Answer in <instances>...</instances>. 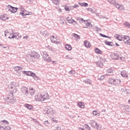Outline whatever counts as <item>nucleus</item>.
<instances>
[{
    "instance_id": "nucleus-13",
    "label": "nucleus",
    "mask_w": 130,
    "mask_h": 130,
    "mask_svg": "<svg viewBox=\"0 0 130 130\" xmlns=\"http://www.w3.org/2000/svg\"><path fill=\"white\" fill-rule=\"evenodd\" d=\"M0 19L2 21H6V20H9V18L7 17V14H3L0 16Z\"/></svg>"
},
{
    "instance_id": "nucleus-2",
    "label": "nucleus",
    "mask_w": 130,
    "mask_h": 130,
    "mask_svg": "<svg viewBox=\"0 0 130 130\" xmlns=\"http://www.w3.org/2000/svg\"><path fill=\"white\" fill-rule=\"evenodd\" d=\"M8 10L9 12H11L12 14H16L18 12L19 8L18 7H13L12 5H8L7 6Z\"/></svg>"
},
{
    "instance_id": "nucleus-3",
    "label": "nucleus",
    "mask_w": 130,
    "mask_h": 130,
    "mask_svg": "<svg viewBox=\"0 0 130 130\" xmlns=\"http://www.w3.org/2000/svg\"><path fill=\"white\" fill-rule=\"evenodd\" d=\"M21 91L23 94L25 95V96H28V95H29V90H28V87L23 86L21 89Z\"/></svg>"
},
{
    "instance_id": "nucleus-1",
    "label": "nucleus",
    "mask_w": 130,
    "mask_h": 130,
    "mask_svg": "<svg viewBox=\"0 0 130 130\" xmlns=\"http://www.w3.org/2000/svg\"><path fill=\"white\" fill-rule=\"evenodd\" d=\"M118 82L120 83L121 82V80L120 79H117L115 78H109V80L108 81V82L110 85H112L113 86H117L118 85Z\"/></svg>"
},
{
    "instance_id": "nucleus-4",
    "label": "nucleus",
    "mask_w": 130,
    "mask_h": 130,
    "mask_svg": "<svg viewBox=\"0 0 130 130\" xmlns=\"http://www.w3.org/2000/svg\"><path fill=\"white\" fill-rule=\"evenodd\" d=\"M118 54L117 53H111L110 56L112 58V59H113L114 60H118Z\"/></svg>"
},
{
    "instance_id": "nucleus-27",
    "label": "nucleus",
    "mask_w": 130,
    "mask_h": 130,
    "mask_svg": "<svg viewBox=\"0 0 130 130\" xmlns=\"http://www.w3.org/2000/svg\"><path fill=\"white\" fill-rule=\"evenodd\" d=\"M34 79V80H36V81H37V80L39 79V77L36 75V74L34 73V72H32V74L31 75V76Z\"/></svg>"
},
{
    "instance_id": "nucleus-36",
    "label": "nucleus",
    "mask_w": 130,
    "mask_h": 130,
    "mask_svg": "<svg viewBox=\"0 0 130 130\" xmlns=\"http://www.w3.org/2000/svg\"><path fill=\"white\" fill-rule=\"evenodd\" d=\"M124 109L126 110V111H127V112H129L130 113V107H129V106H124Z\"/></svg>"
},
{
    "instance_id": "nucleus-58",
    "label": "nucleus",
    "mask_w": 130,
    "mask_h": 130,
    "mask_svg": "<svg viewBox=\"0 0 130 130\" xmlns=\"http://www.w3.org/2000/svg\"><path fill=\"white\" fill-rule=\"evenodd\" d=\"M50 61H51V58L50 57H48V58L47 59V62H50Z\"/></svg>"
},
{
    "instance_id": "nucleus-10",
    "label": "nucleus",
    "mask_w": 130,
    "mask_h": 130,
    "mask_svg": "<svg viewBox=\"0 0 130 130\" xmlns=\"http://www.w3.org/2000/svg\"><path fill=\"white\" fill-rule=\"evenodd\" d=\"M35 92H36V91L35 90V89H34V88H33L32 87H29L28 94H29L31 96H33L34 94H35Z\"/></svg>"
},
{
    "instance_id": "nucleus-54",
    "label": "nucleus",
    "mask_w": 130,
    "mask_h": 130,
    "mask_svg": "<svg viewBox=\"0 0 130 130\" xmlns=\"http://www.w3.org/2000/svg\"><path fill=\"white\" fill-rule=\"evenodd\" d=\"M64 10L66 12H70V7H68L66 6L64 7Z\"/></svg>"
},
{
    "instance_id": "nucleus-45",
    "label": "nucleus",
    "mask_w": 130,
    "mask_h": 130,
    "mask_svg": "<svg viewBox=\"0 0 130 130\" xmlns=\"http://www.w3.org/2000/svg\"><path fill=\"white\" fill-rule=\"evenodd\" d=\"M73 22L76 23L77 24V21L76 20H75V19H72V18L71 20H70V22H68V23H69V24H73Z\"/></svg>"
},
{
    "instance_id": "nucleus-47",
    "label": "nucleus",
    "mask_w": 130,
    "mask_h": 130,
    "mask_svg": "<svg viewBox=\"0 0 130 130\" xmlns=\"http://www.w3.org/2000/svg\"><path fill=\"white\" fill-rule=\"evenodd\" d=\"M87 21H88V20H84L83 18H81L80 19V20L79 21L80 23H84H84H85V22H87Z\"/></svg>"
},
{
    "instance_id": "nucleus-62",
    "label": "nucleus",
    "mask_w": 130,
    "mask_h": 130,
    "mask_svg": "<svg viewBox=\"0 0 130 130\" xmlns=\"http://www.w3.org/2000/svg\"><path fill=\"white\" fill-rule=\"evenodd\" d=\"M23 39H28V38H29V37H28V36H23Z\"/></svg>"
},
{
    "instance_id": "nucleus-64",
    "label": "nucleus",
    "mask_w": 130,
    "mask_h": 130,
    "mask_svg": "<svg viewBox=\"0 0 130 130\" xmlns=\"http://www.w3.org/2000/svg\"><path fill=\"white\" fill-rule=\"evenodd\" d=\"M56 130H61V128H60V127H59V126H58V127H57V128H56Z\"/></svg>"
},
{
    "instance_id": "nucleus-21",
    "label": "nucleus",
    "mask_w": 130,
    "mask_h": 130,
    "mask_svg": "<svg viewBox=\"0 0 130 130\" xmlns=\"http://www.w3.org/2000/svg\"><path fill=\"white\" fill-rule=\"evenodd\" d=\"M72 48H73L72 47V46L69 44H67L65 45V49H66V50L71 51V50H72Z\"/></svg>"
},
{
    "instance_id": "nucleus-37",
    "label": "nucleus",
    "mask_w": 130,
    "mask_h": 130,
    "mask_svg": "<svg viewBox=\"0 0 130 130\" xmlns=\"http://www.w3.org/2000/svg\"><path fill=\"white\" fill-rule=\"evenodd\" d=\"M84 126L85 127V130H91V127L89 126L88 124H85Z\"/></svg>"
},
{
    "instance_id": "nucleus-56",
    "label": "nucleus",
    "mask_w": 130,
    "mask_h": 130,
    "mask_svg": "<svg viewBox=\"0 0 130 130\" xmlns=\"http://www.w3.org/2000/svg\"><path fill=\"white\" fill-rule=\"evenodd\" d=\"M86 10L88 11V12H93V9H92V8H86Z\"/></svg>"
},
{
    "instance_id": "nucleus-49",
    "label": "nucleus",
    "mask_w": 130,
    "mask_h": 130,
    "mask_svg": "<svg viewBox=\"0 0 130 130\" xmlns=\"http://www.w3.org/2000/svg\"><path fill=\"white\" fill-rule=\"evenodd\" d=\"M51 120L52 121H53V122H55V123H57V122H58V121L55 120V118H52Z\"/></svg>"
},
{
    "instance_id": "nucleus-5",
    "label": "nucleus",
    "mask_w": 130,
    "mask_h": 130,
    "mask_svg": "<svg viewBox=\"0 0 130 130\" xmlns=\"http://www.w3.org/2000/svg\"><path fill=\"white\" fill-rule=\"evenodd\" d=\"M35 99L38 102H42V94H37L35 97Z\"/></svg>"
},
{
    "instance_id": "nucleus-61",
    "label": "nucleus",
    "mask_w": 130,
    "mask_h": 130,
    "mask_svg": "<svg viewBox=\"0 0 130 130\" xmlns=\"http://www.w3.org/2000/svg\"><path fill=\"white\" fill-rule=\"evenodd\" d=\"M27 14H28V16H31L33 14L31 12L27 11Z\"/></svg>"
},
{
    "instance_id": "nucleus-40",
    "label": "nucleus",
    "mask_w": 130,
    "mask_h": 130,
    "mask_svg": "<svg viewBox=\"0 0 130 130\" xmlns=\"http://www.w3.org/2000/svg\"><path fill=\"white\" fill-rule=\"evenodd\" d=\"M36 52H31L30 54H29V56H30V57H32V58L33 59L34 56H35V54H36Z\"/></svg>"
},
{
    "instance_id": "nucleus-42",
    "label": "nucleus",
    "mask_w": 130,
    "mask_h": 130,
    "mask_svg": "<svg viewBox=\"0 0 130 130\" xmlns=\"http://www.w3.org/2000/svg\"><path fill=\"white\" fill-rule=\"evenodd\" d=\"M44 124H45L46 126H49V122H48V120H46L44 121Z\"/></svg>"
},
{
    "instance_id": "nucleus-17",
    "label": "nucleus",
    "mask_w": 130,
    "mask_h": 130,
    "mask_svg": "<svg viewBox=\"0 0 130 130\" xmlns=\"http://www.w3.org/2000/svg\"><path fill=\"white\" fill-rule=\"evenodd\" d=\"M22 37V36L19 37V35H15V33L12 32V39H17V40H19V39H21V38Z\"/></svg>"
},
{
    "instance_id": "nucleus-38",
    "label": "nucleus",
    "mask_w": 130,
    "mask_h": 130,
    "mask_svg": "<svg viewBox=\"0 0 130 130\" xmlns=\"http://www.w3.org/2000/svg\"><path fill=\"white\" fill-rule=\"evenodd\" d=\"M98 130H100L101 129V128H102V126H101V125H99L98 123H97L96 125H95V128Z\"/></svg>"
},
{
    "instance_id": "nucleus-19",
    "label": "nucleus",
    "mask_w": 130,
    "mask_h": 130,
    "mask_svg": "<svg viewBox=\"0 0 130 130\" xmlns=\"http://www.w3.org/2000/svg\"><path fill=\"white\" fill-rule=\"evenodd\" d=\"M13 69L15 72H19V71H22L23 70V68L20 66H14Z\"/></svg>"
},
{
    "instance_id": "nucleus-11",
    "label": "nucleus",
    "mask_w": 130,
    "mask_h": 130,
    "mask_svg": "<svg viewBox=\"0 0 130 130\" xmlns=\"http://www.w3.org/2000/svg\"><path fill=\"white\" fill-rule=\"evenodd\" d=\"M96 67H98L99 68H102L103 67L104 64L102 62V61L101 60H98V61H96L95 62Z\"/></svg>"
},
{
    "instance_id": "nucleus-6",
    "label": "nucleus",
    "mask_w": 130,
    "mask_h": 130,
    "mask_svg": "<svg viewBox=\"0 0 130 130\" xmlns=\"http://www.w3.org/2000/svg\"><path fill=\"white\" fill-rule=\"evenodd\" d=\"M25 12H26V11L21 10V12L19 13V15L22 16V18H24V19H26V18H27L25 16H29L28 14L27 13H25Z\"/></svg>"
},
{
    "instance_id": "nucleus-46",
    "label": "nucleus",
    "mask_w": 130,
    "mask_h": 130,
    "mask_svg": "<svg viewBox=\"0 0 130 130\" xmlns=\"http://www.w3.org/2000/svg\"><path fill=\"white\" fill-rule=\"evenodd\" d=\"M16 75L18 76V77H21V72L22 71H15Z\"/></svg>"
},
{
    "instance_id": "nucleus-24",
    "label": "nucleus",
    "mask_w": 130,
    "mask_h": 130,
    "mask_svg": "<svg viewBox=\"0 0 130 130\" xmlns=\"http://www.w3.org/2000/svg\"><path fill=\"white\" fill-rule=\"evenodd\" d=\"M85 25L86 26L84 27L83 28H88V27H93V25L90 22H88V21L85 22Z\"/></svg>"
},
{
    "instance_id": "nucleus-55",
    "label": "nucleus",
    "mask_w": 130,
    "mask_h": 130,
    "mask_svg": "<svg viewBox=\"0 0 130 130\" xmlns=\"http://www.w3.org/2000/svg\"><path fill=\"white\" fill-rule=\"evenodd\" d=\"M3 129L4 130H10L11 129V127L9 126H4V128H3Z\"/></svg>"
},
{
    "instance_id": "nucleus-12",
    "label": "nucleus",
    "mask_w": 130,
    "mask_h": 130,
    "mask_svg": "<svg viewBox=\"0 0 130 130\" xmlns=\"http://www.w3.org/2000/svg\"><path fill=\"white\" fill-rule=\"evenodd\" d=\"M77 106L79 107V108H85V103L82 102H80L77 104Z\"/></svg>"
},
{
    "instance_id": "nucleus-34",
    "label": "nucleus",
    "mask_w": 130,
    "mask_h": 130,
    "mask_svg": "<svg viewBox=\"0 0 130 130\" xmlns=\"http://www.w3.org/2000/svg\"><path fill=\"white\" fill-rule=\"evenodd\" d=\"M39 57H40V55L38 53H36V54L35 55V56L34 57V58H32V59H36L37 60V59H38V58H39Z\"/></svg>"
},
{
    "instance_id": "nucleus-53",
    "label": "nucleus",
    "mask_w": 130,
    "mask_h": 130,
    "mask_svg": "<svg viewBox=\"0 0 130 130\" xmlns=\"http://www.w3.org/2000/svg\"><path fill=\"white\" fill-rule=\"evenodd\" d=\"M66 20L69 22H71V20H72V17L70 18V17H68L66 18Z\"/></svg>"
},
{
    "instance_id": "nucleus-41",
    "label": "nucleus",
    "mask_w": 130,
    "mask_h": 130,
    "mask_svg": "<svg viewBox=\"0 0 130 130\" xmlns=\"http://www.w3.org/2000/svg\"><path fill=\"white\" fill-rule=\"evenodd\" d=\"M69 73L71 74V75H75L76 74V70H72L69 72Z\"/></svg>"
},
{
    "instance_id": "nucleus-48",
    "label": "nucleus",
    "mask_w": 130,
    "mask_h": 130,
    "mask_svg": "<svg viewBox=\"0 0 130 130\" xmlns=\"http://www.w3.org/2000/svg\"><path fill=\"white\" fill-rule=\"evenodd\" d=\"M119 8V10H120L121 11H124V7L122 5H120Z\"/></svg>"
},
{
    "instance_id": "nucleus-16",
    "label": "nucleus",
    "mask_w": 130,
    "mask_h": 130,
    "mask_svg": "<svg viewBox=\"0 0 130 130\" xmlns=\"http://www.w3.org/2000/svg\"><path fill=\"white\" fill-rule=\"evenodd\" d=\"M104 43L106 44V45H108V46H114V44H113V42H109L108 41L105 40L104 41Z\"/></svg>"
},
{
    "instance_id": "nucleus-15",
    "label": "nucleus",
    "mask_w": 130,
    "mask_h": 130,
    "mask_svg": "<svg viewBox=\"0 0 130 130\" xmlns=\"http://www.w3.org/2000/svg\"><path fill=\"white\" fill-rule=\"evenodd\" d=\"M120 75L123 78H128V75H127V73H126V71H123L121 72Z\"/></svg>"
},
{
    "instance_id": "nucleus-20",
    "label": "nucleus",
    "mask_w": 130,
    "mask_h": 130,
    "mask_svg": "<svg viewBox=\"0 0 130 130\" xmlns=\"http://www.w3.org/2000/svg\"><path fill=\"white\" fill-rule=\"evenodd\" d=\"M94 51L97 54H102V53H103L102 51L97 47L94 48Z\"/></svg>"
},
{
    "instance_id": "nucleus-23",
    "label": "nucleus",
    "mask_w": 130,
    "mask_h": 130,
    "mask_svg": "<svg viewBox=\"0 0 130 130\" xmlns=\"http://www.w3.org/2000/svg\"><path fill=\"white\" fill-rule=\"evenodd\" d=\"M90 123L91 125V126H92L93 127H94V128L96 127V126L97 125V122H96V121H94V120H91L90 122Z\"/></svg>"
},
{
    "instance_id": "nucleus-51",
    "label": "nucleus",
    "mask_w": 130,
    "mask_h": 130,
    "mask_svg": "<svg viewBox=\"0 0 130 130\" xmlns=\"http://www.w3.org/2000/svg\"><path fill=\"white\" fill-rule=\"evenodd\" d=\"M115 7L118 9V10H119V7H120V4H118V3H116V5H114Z\"/></svg>"
},
{
    "instance_id": "nucleus-52",
    "label": "nucleus",
    "mask_w": 130,
    "mask_h": 130,
    "mask_svg": "<svg viewBox=\"0 0 130 130\" xmlns=\"http://www.w3.org/2000/svg\"><path fill=\"white\" fill-rule=\"evenodd\" d=\"M125 44H126V45H130V39L129 40H126V42H125Z\"/></svg>"
},
{
    "instance_id": "nucleus-26",
    "label": "nucleus",
    "mask_w": 130,
    "mask_h": 130,
    "mask_svg": "<svg viewBox=\"0 0 130 130\" xmlns=\"http://www.w3.org/2000/svg\"><path fill=\"white\" fill-rule=\"evenodd\" d=\"M108 2L110 5H112L113 6L116 5V0H108Z\"/></svg>"
},
{
    "instance_id": "nucleus-14",
    "label": "nucleus",
    "mask_w": 130,
    "mask_h": 130,
    "mask_svg": "<svg viewBox=\"0 0 130 130\" xmlns=\"http://www.w3.org/2000/svg\"><path fill=\"white\" fill-rule=\"evenodd\" d=\"M84 45L85 47H87V48L91 47V43H90L87 40L84 41Z\"/></svg>"
},
{
    "instance_id": "nucleus-57",
    "label": "nucleus",
    "mask_w": 130,
    "mask_h": 130,
    "mask_svg": "<svg viewBox=\"0 0 130 130\" xmlns=\"http://www.w3.org/2000/svg\"><path fill=\"white\" fill-rule=\"evenodd\" d=\"M79 7H80V6H79L78 4H75L74 6H73L74 9H77V8H79Z\"/></svg>"
},
{
    "instance_id": "nucleus-32",
    "label": "nucleus",
    "mask_w": 130,
    "mask_h": 130,
    "mask_svg": "<svg viewBox=\"0 0 130 130\" xmlns=\"http://www.w3.org/2000/svg\"><path fill=\"white\" fill-rule=\"evenodd\" d=\"M123 25L126 28H128V29H130V23L128 22H124Z\"/></svg>"
},
{
    "instance_id": "nucleus-50",
    "label": "nucleus",
    "mask_w": 130,
    "mask_h": 130,
    "mask_svg": "<svg viewBox=\"0 0 130 130\" xmlns=\"http://www.w3.org/2000/svg\"><path fill=\"white\" fill-rule=\"evenodd\" d=\"M98 113V112L96 110H93L92 111V114L95 116H97V114Z\"/></svg>"
},
{
    "instance_id": "nucleus-22",
    "label": "nucleus",
    "mask_w": 130,
    "mask_h": 130,
    "mask_svg": "<svg viewBox=\"0 0 130 130\" xmlns=\"http://www.w3.org/2000/svg\"><path fill=\"white\" fill-rule=\"evenodd\" d=\"M84 83H85V84H88L89 85H92V80H91V79H86L84 80H83Z\"/></svg>"
},
{
    "instance_id": "nucleus-7",
    "label": "nucleus",
    "mask_w": 130,
    "mask_h": 130,
    "mask_svg": "<svg viewBox=\"0 0 130 130\" xmlns=\"http://www.w3.org/2000/svg\"><path fill=\"white\" fill-rule=\"evenodd\" d=\"M22 73L23 75H25V76H27L28 77H31L32 75V73L31 71H23Z\"/></svg>"
},
{
    "instance_id": "nucleus-30",
    "label": "nucleus",
    "mask_w": 130,
    "mask_h": 130,
    "mask_svg": "<svg viewBox=\"0 0 130 130\" xmlns=\"http://www.w3.org/2000/svg\"><path fill=\"white\" fill-rule=\"evenodd\" d=\"M11 86H14V87H19V84L15 82H12L10 84Z\"/></svg>"
},
{
    "instance_id": "nucleus-43",
    "label": "nucleus",
    "mask_w": 130,
    "mask_h": 130,
    "mask_svg": "<svg viewBox=\"0 0 130 130\" xmlns=\"http://www.w3.org/2000/svg\"><path fill=\"white\" fill-rule=\"evenodd\" d=\"M106 76V75H102L100 78H99V80L100 81H103V80H104V78H105V76Z\"/></svg>"
},
{
    "instance_id": "nucleus-8",
    "label": "nucleus",
    "mask_w": 130,
    "mask_h": 130,
    "mask_svg": "<svg viewBox=\"0 0 130 130\" xmlns=\"http://www.w3.org/2000/svg\"><path fill=\"white\" fill-rule=\"evenodd\" d=\"M42 101H45V100H48V99H49V95L48 94V93H47L46 94H42Z\"/></svg>"
},
{
    "instance_id": "nucleus-33",
    "label": "nucleus",
    "mask_w": 130,
    "mask_h": 130,
    "mask_svg": "<svg viewBox=\"0 0 130 130\" xmlns=\"http://www.w3.org/2000/svg\"><path fill=\"white\" fill-rule=\"evenodd\" d=\"M114 37L117 39V40H118L119 41H122V39H120V35L117 34L115 36H114Z\"/></svg>"
},
{
    "instance_id": "nucleus-59",
    "label": "nucleus",
    "mask_w": 130,
    "mask_h": 130,
    "mask_svg": "<svg viewBox=\"0 0 130 130\" xmlns=\"http://www.w3.org/2000/svg\"><path fill=\"white\" fill-rule=\"evenodd\" d=\"M100 36H101V37H104V38H105L106 35L102 34V33H100Z\"/></svg>"
},
{
    "instance_id": "nucleus-39",
    "label": "nucleus",
    "mask_w": 130,
    "mask_h": 130,
    "mask_svg": "<svg viewBox=\"0 0 130 130\" xmlns=\"http://www.w3.org/2000/svg\"><path fill=\"white\" fill-rule=\"evenodd\" d=\"M50 39L52 43H55V38L54 36H52V38H51Z\"/></svg>"
},
{
    "instance_id": "nucleus-29",
    "label": "nucleus",
    "mask_w": 130,
    "mask_h": 130,
    "mask_svg": "<svg viewBox=\"0 0 130 130\" xmlns=\"http://www.w3.org/2000/svg\"><path fill=\"white\" fill-rule=\"evenodd\" d=\"M72 35L73 37H75V38H77V39H80L81 38V36L76 33H73Z\"/></svg>"
},
{
    "instance_id": "nucleus-18",
    "label": "nucleus",
    "mask_w": 130,
    "mask_h": 130,
    "mask_svg": "<svg viewBox=\"0 0 130 130\" xmlns=\"http://www.w3.org/2000/svg\"><path fill=\"white\" fill-rule=\"evenodd\" d=\"M0 123L3 125H9V124H10L9 121H8L7 120H1L0 121Z\"/></svg>"
},
{
    "instance_id": "nucleus-35",
    "label": "nucleus",
    "mask_w": 130,
    "mask_h": 130,
    "mask_svg": "<svg viewBox=\"0 0 130 130\" xmlns=\"http://www.w3.org/2000/svg\"><path fill=\"white\" fill-rule=\"evenodd\" d=\"M52 111H53V110H52V108H50L49 109H48L46 111V112L45 113V114H49V113H52Z\"/></svg>"
},
{
    "instance_id": "nucleus-31",
    "label": "nucleus",
    "mask_w": 130,
    "mask_h": 130,
    "mask_svg": "<svg viewBox=\"0 0 130 130\" xmlns=\"http://www.w3.org/2000/svg\"><path fill=\"white\" fill-rule=\"evenodd\" d=\"M52 3L54 4V5H55V6H57L58 4H59V2H60V0H51Z\"/></svg>"
},
{
    "instance_id": "nucleus-28",
    "label": "nucleus",
    "mask_w": 130,
    "mask_h": 130,
    "mask_svg": "<svg viewBox=\"0 0 130 130\" xmlns=\"http://www.w3.org/2000/svg\"><path fill=\"white\" fill-rule=\"evenodd\" d=\"M123 41L124 42V43H125V42H126V41H125V40H129V36H123Z\"/></svg>"
},
{
    "instance_id": "nucleus-44",
    "label": "nucleus",
    "mask_w": 130,
    "mask_h": 130,
    "mask_svg": "<svg viewBox=\"0 0 130 130\" xmlns=\"http://www.w3.org/2000/svg\"><path fill=\"white\" fill-rule=\"evenodd\" d=\"M107 72L108 73V74H111L112 73H113V70H112V69H108L107 70Z\"/></svg>"
},
{
    "instance_id": "nucleus-63",
    "label": "nucleus",
    "mask_w": 130,
    "mask_h": 130,
    "mask_svg": "<svg viewBox=\"0 0 130 130\" xmlns=\"http://www.w3.org/2000/svg\"><path fill=\"white\" fill-rule=\"evenodd\" d=\"M70 11L72 10H74V6H70L69 7Z\"/></svg>"
},
{
    "instance_id": "nucleus-25",
    "label": "nucleus",
    "mask_w": 130,
    "mask_h": 130,
    "mask_svg": "<svg viewBox=\"0 0 130 130\" xmlns=\"http://www.w3.org/2000/svg\"><path fill=\"white\" fill-rule=\"evenodd\" d=\"M79 5L81 6V7H84L85 8H87L88 6H89V4L87 3H78Z\"/></svg>"
},
{
    "instance_id": "nucleus-9",
    "label": "nucleus",
    "mask_w": 130,
    "mask_h": 130,
    "mask_svg": "<svg viewBox=\"0 0 130 130\" xmlns=\"http://www.w3.org/2000/svg\"><path fill=\"white\" fill-rule=\"evenodd\" d=\"M24 107L28 109V110H32L34 108V107H33L32 105H30L29 104H24Z\"/></svg>"
},
{
    "instance_id": "nucleus-60",
    "label": "nucleus",
    "mask_w": 130,
    "mask_h": 130,
    "mask_svg": "<svg viewBox=\"0 0 130 130\" xmlns=\"http://www.w3.org/2000/svg\"><path fill=\"white\" fill-rule=\"evenodd\" d=\"M4 33H6V34H10V31L8 29H6L4 31Z\"/></svg>"
}]
</instances>
